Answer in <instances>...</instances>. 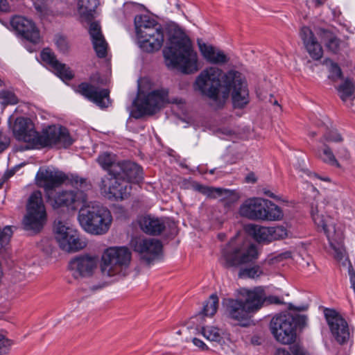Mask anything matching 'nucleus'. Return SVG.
I'll use <instances>...</instances> for the list:
<instances>
[{
  "mask_svg": "<svg viewBox=\"0 0 355 355\" xmlns=\"http://www.w3.org/2000/svg\"><path fill=\"white\" fill-rule=\"evenodd\" d=\"M227 76V72L224 73L218 67H207L197 76L193 85L194 89L211 99L218 107Z\"/></svg>",
  "mask_w": 355,
  "mask_h": 355,
  "instance_id": "6",
  "label": "nucleus"
},
{
  "mask_svg": "<svg viewBox=\"0 0 355 355\" xmlns=\"http://www.w3.org/2000/svg\"><path fill=\"white\" fill-rule=\"evenodd\" d=\"M322 40L328 50L334 53L338 52L340 46V40L331 32L327 31H323Z\"/></svg>",
  "mask_w": 355,
  "mask_h": 355,
  "instance_id": "37",
  "label": "nucleus"
},
{
  "mask_svg": "<svg viewBox=\"0 0 355 355\" xmlns=\"http://www.w3.org/2000/svg\"><path fill=\"white\" fill-rule=\"evenodd\" d=\"M257 256V250L254 245H250L245 252L241 253L239 248L232 247L231 242L223 249L221 261L225 267H232L252 261Z\"/></svg>",
  "mask_w": 355,
  "mask_h": 355,
  "instance_id": "15",
  "label": "nucleus"
},
{
  "mask_svg": "<svg viewBox=\"0 0 355 355\" xmlns=\"http://www.w3.org/2000/svg\"><path fill=\"white\" fill-rule=\"evenodd\" d=\"M232 94L234 107L242 108L249 103V91L245 79L242 74L235 70L227 71L225 89L222 91V98L218 107H221Z\"/></svg>",
  "mask_w": 355,
  "mask_h": 355,
  "instance_id": "10",
  "label": "nucleus"
},
{
  "mask_svg": "<svg viewBox=\"0 0 355 355\" xmlns=\"http://www.w3.org/2000/svg\"><path fill=\"white\" fill-rule=\"evenodd\" d=\"M263 192V193L266 196H268L270 198H274V199L276 198V196L273 193H272L270 191H269V190H267V189H264Z\"/></svg>",
  "mask_w": 355,
  "mask_h": 355,
  "instance_id": "58",
  "label": "nucleus"
},
{
  "mask_svg": "<svg viewBox=\"0 0 355 355\" xmlns=\"http://www.w3.org/2000/svg\"><path fill=\"white\" fill-rule=\"evenodd\" d=\"M311 135H312L313 137H314V136L315 135V132H313V133H311Z\"/></svg>",
  "mask_w": 355,
  "mask_h": 355,
  "instance_id": "64",
  "label": "nucleus"
},
{
  "mask_svg": "<svg viewBox=\"0 0 355 355\" xmlns=\"http://www.w3.org/2000/svg\"><path fill=\"white\" fill-rule=\"evenodd\" d=\"M218 306V297L216 294H212L209 300L205 302L202 312L198 317L213 316L217 311Z\"/></svg>",
  "mask_w": 355,
  "mask_h": 355,
  "instance_id": "34",
  "label": "nucleus"
},
{
  "mask_svg": "<svg viewBox=\"0 0 355 355\" xmlns=\"http://www.w3.org/2000/svg\"><path fill=\"white\" fill-rule=\"evenodd\" d=\"M55 239L60 247L67 252H76L85 248V242L80 240L77 230L60 220L54 222Z\"/></svg>",
  "mask_w": 355,
  "mask_h": 355,
  "instance_id": "13",
  "label": "nucleus"
},
{
  "mask_svg": "<svg viewBox=\"0 0 355 355\" xmlns=\"http://www.w3.org/2000/svg\"><path fill=\"white\" fill-rule=\"evenodd\" d=\"M261 338L259 336L254 335L251 337L250 342L254 345H259L261 343Z\"/></svg>",
  "mask_w": 355,
  "mask_h": 355,
  "instance_id": "54",
  "label": "nucleus"
},
{
  "mask_svg": "<svg viewBox=\"0 0 355 355\" xmlns=\"http://www.w3.org/2000/svg\"><path fill=\"white\" fill-rule=\"evenodd\" d=\"M296 328V319L289 313L275 315L270 323L272 336L277 342L283 345H290L295 341Z\"/></svg>",
  "mask_w": 355,
  "mask_h": 355,
  "instance_id": "12",
  "label": "nucleus"
},
{
  "mask_svg": "<svg viewBox=\"0 0 355 355\" xmlns=\"http://www.w3.org/2000/svg\"><path fill=\"white\" fill-rule=\"evenodd\" d=\"M268 230H270L269 242L284 239L287 235L286 229L283 226L270 227Z\"/></svg>",
  "mask_w": 355,
  "mask_h": 355,
  "instance_id": "40",
  "label": "nucleus"
},
{
  "mask_svg": "<svg viewBox=\"0 0 355 355\" xmlns=\"http://www.w3.org/2000/svg\"><path fill=\"white\" fill-rule=\"evenodd\" d=\"M101 193L110 200H123L127 198L132 190L130 182L121 180L116 175L105 176L99 184Z\"/></svg>",
  "mask_w": 355,
  "mask_h": 355,
  "instance_id": "14",
  "label": "nucleus"
},
{
  "mask_svg": "<svg viewBox=\"0 0 355 355\" xmlns=\"http://www.w3.org/2000/svg\"><path fill=\"white\" fill-rule=\"evenodd\" d=\"M343 141L341 135L336 130H329L326 132L323 138L320 140L321 142H340Z\"/></svg>",
  "mask_w": 355,
  "mask_h": 355,
  "instance_id": "45",
  "label": "nucleus"
},
{
  "mask_svg": "<svg viewBox=\"0 0 355 355\" xmlns=\"http://www.w3.org/2000/svg\"><path fill=\"white\" fill-rule=\"evenodd\" d=\"M261 274L262 270L258 266L243 268L239 272V276L241 277L255 278L259 277Z\"/></svg>",
  "mask_w": 355,
  "mask_h": 355,
  "instance_id": "41",
  "label": "nucleus"
},
{
  "mask_svg": "<svg viewBox=\"0 0 355 355\" xmlns=\"http://www.w3.org/2000/svg\"><path fill=\"white\" fill-rule=\"evenodd\" d=\"M245 231L257 242H269L270 230L267 227L249 224L246 225Z\"/></svg>",
  "mask_w": 355,
  "mask_h": 355,
  "instance_id": "31",
  "label": "nucleus"
},
{
  "mask_svg": "<svg viewBox=\"0 0 355 355\" xmlns=\"http://www.w3.org/2000/svg\"><path fill=\"white\" fill-rule=\"evenodd\" d=\"M34 8L40 17H44L50 13L45 0H34Z\"/></svg>",
  "mask_w": 355,
  "mask_h": 355,
  "instance_id": "42",
  "label": "nucleus"
},
{
  "mask_svg": "<svg viewBox=\"0 0 355 355\" xmlns=\"http://www.w3.org/2000/svg\"><path fill=\"white\" fill-rule=\"evenodd\" d=\"M167 97L168 91L166 89H157L150 92L137 105L139 116L136 117L155 114L167 101Z\"/></svg>",
  "mask_w": 355,
  "mask_h": 355,
  "instance_id": "19",
  "label": "nucleus"
},
{
  "mask_svg": "<svg viewBox=\"0 0 355 355\" xmlns=\"http://www.w3.org/2000/svg\"><path fill=\"white\" fill-rule=\"evenodd\" d=\"M203 336L211 342L220 343L223 340V336L220 330L214 327H207L202 328Z\"/></svg>",
  "mask_w": 355,
  "mask_h": 355,
  "instance_id": "38",
  "label": "nucleus"
},
{
  "mask_svg": "<svg viewBox=\"0 0 355 355\" xmlns=\"http://www.w3.org/2000/svg\"><path fill=\"white\" fill-rule=\"evenodd\" d=\"M131 260V252L125 247H114L107 249L103 256L101 265L103 275L113 277L125 276Z\"/></svg>",
  "mask_w": 355,
  "mask_h": 355,
  "instance_id": "9",
  "label": "nucleus"
},
{
  "mask_svg": "<svg viewBox=\"0 0 355 355\" xmlns=\"http://www.w3.org/2000/svg\"><path fill=\"white\" fill-rule=\"evenodd\" d=\"M93 47L98 58H103L107 55V43L105 37H101L96 40L92 41Z\"/></svg>",
  "mask_w": 355,
  "mask_h": 355,
  "instance_id": "39",
  "label": "nucleus"
},
{
  "mask_svg": "<svg viewBox=\"0 0 355 355\" xmlns=\"http://www.w3.org/2000/svg\"><path fill=\"white\" fill-rule=\"evenodd\" d=\"M308 175H309L311 178H315L320 179V180H322L326 181V182H330V179H329L328 177L321 178V177H320L318 174H316V173H311V172H309V173H308Z\"/></svg>",
  "mask_w": 355,
  "mask_h": 355,
  "instance_id": "56",
  "label": "nucleus"
},
{
  "mask_svg": "<svg viewBox=\"0 0 355 355\" xmlns=\"http://www.w3.org/2000/svg\"><path fill=\"white\" fill-rule=\"evenodd\" d=\"M98 164L103 168L108 171L107 176L111 177L113 175L112 169L114 165H119L120 162H116L114 156L110 153H104L100 155L97 159Z\"/></svg>",
  "mask_w": 355,
  "mask_h": 355,
  "instance_id": "35",
  "label": "nucleus"
},
{
  "mask_svg": "<svg viewBox=\"0 0 355 355\" xmlns=\"http://www.w3.org/2000/svg\"><path fill=\"white\" fill-rule=\"evenodd\" d=\"M324 315L336 340L339 344L345 343L349 338V329L347 321L334 310L327 309Z\"/></svg>",
  "mask_w": 355,
  "mask_h": 355,
  "instance_id": "18",
  "label": "nucleus"
},
{
  "mask_svg": "<svg viewBox=\"0 0 355 355\" xmlns=\"http://www.w3.org/2000/svg\"><path fill=\"white\" fill-rule=\"evenodd\" d=\"M8 143V138L0 132V152H2L7 147Z\"/></svg>",
  "mask_w": 355,
  "mask_h": 355,
  "instance_id": "50",
  "label": "nucleus"
},
{
  "mask_svg": "<svg viewBox=\"0 0 355 355\" xmlns=\"http://www.w3.org/2000/svg\"><path fill=\"white\" fill-rule=\"evenodd\" d=\"M239 213L250 220L261 221H277L284 216L283 211L278 205L262 198L247 199L240 206Z\"/></svg>",
  "mask_w": 355,
  "mask_h": 355,
  "instance_id": "7",
  "label": "nucleus"
},
{
  "mask_svg": "<svg viewBox=\"0 0 355 355\" xmlns=\"http://www.w3.org/2000/svg\"><path fill=\"white\" fill-rule=\"evenodd\" d=\"M196 190L209 198H218L220 200H229L230 201H235L240 197L239 194L235 190L223 188L198 185Z\"/></svg>",
  "mask_w": 355,
  "mask_h": 355,
  "instance_id": "27",
  "label": "nucleus"
},
{
  "mask_svg": "<svg viewBox=\"0 0 355 355\" xmlns=\"http://www.w3.org/2000/svg\"><path fill=\"white\" fill-rule=\"evenodd\" d=\"M113 175L120 178L128 182H139L143 178L142 168L136 163L131 162H120L114 165Z\"/></svg>",
  "mask_w": 355,
  "mask_h": 355,
  "instance_id": "23",
  "label": "nucleus"
},
{
  "mask_svg": "<svg viewBox=\"0 0 355 355\" xmlns=\"http://www.w3.org/2000/svg\"><path fill=\"white\" fill-rule=\"evenodd\" d=\"M26 210L27 213L22 222L24 229L34 233L40 232L46 220V209L40 191H34L30 196Z\"/></svg>",
  "mask_w": 355,
  "mask_h": 355,
  "instance_id": "11",
  "label": "nucleus"
},
{
  "mask_svg": "<svg viewBox=\"0 0 355 355\" xmlns=\"http://www.w3.org/2000/svg\"><path fill=\"white\" fill-rule=\"evenodd\" d=\"M317 156L323 162L337 168H340V165L336 159L331 149L327 145H324V148L322 150H318Z\"/></svg>",
  "mask_w": 355,
  "mask_h": 355,
  "instance_id": "36",
  "label": "nucleus"
},
{
  "mask_svg": "<svg viewBox=\"0 0 355 355\" xmlns=\"http://www.w3.org/2000/svg\"><path fill=\"white\" fill-rule=\"evenodd\" d=\"M342 76V71L339 66L336 63H332L330 67L329 78L336 80L340 78Z\"/></svg>",
  "mask_w": 355,
  "mask_h": 355,
  "instance_id": "48",
  "label": "nucleus"
},
{
  "mask_svg": "<svg viewBox=\"0 0 355 355\" xmlns=\"http://www.w3.org/2000/svg\"><path fill=\"white\" fill-rule=\"evenodd\" d=\"M300 37L310 56L314 60H320L323 55L322 48L311 30L306 26L302 27L300 30Z\"/></svg>",
  "mask_w": 355,
  "mask_h": 355,
  "instance_id": "28",
  "label": "nucleus"
},
{
  "mask_svg": "<svg viewBox=\"0 0 355 355\" xmlns=\"http://www.w3.org/2000/svg\"><path fill=\"white\" fill-rule=\"evenodd\" d=\"M135 26L137 37L149 35L155 29L162 28V25L148 15H137Z\"/></svg>",
  "mask_w": 355,
  "mask_h": 355,
  "instance_id": "30",
  "label": "nucleus"
},
{
  "mask_svg": "<svg viewBox=\"0 0 355 355\" xmlns=\"http://www.w3.org/2000/svg\"><path fill=\"white\" fill-rule=\"evenodd\" d=\"M141 230L149 235H159L165 230L166 225L163 218H155L150 215L142 216L139 220Z\"/></svg>",
  "mask_w": 355,
  "mask_h": 355,
  "instance_id": "29",
  "label": "nucleus"
},
{
  "mask_svg": "<svg viewBox=\"0 0 355 355\" xmlns=\"http://www.w3.org/2000/svg\"><path fill=\"white\" fill-rule=\"evenodd\" d=\"M99 288H101V286H96V287H94V289L96 290V289H98Z\"/></svg>",
  "mask_w": 355,
  "mask_h": 355,
  "instance_id": "62",
  "label": "nucleus"
},
{
  "mask_svg": "<svg viewBox=\"0 0 355 355\" xmlns=\"http://www.w3.org/2000/svg\"><path fill=\"white\" fill-rule=\"evenodd\" d=\"M266 300V295L262 287H255L252 290L242 288L237 298L225 300L226 313L232 320L245 321L262 307Z\"/></svg>",
  "mask_w": 355,
  "mask_h": 355,
  "instance_id": "3",
  "label": "nucleus"
},
{
  "mask_svg": "<svg viewBox=\"0 0 355 355\" xmlns=\"http://www.w3.org/2000/svg\"><path fill=\"white\" fill-rule=\"evenodd\" d=\"M193 341V343L198 347H199L200 349H202V350H205V349H207V345L205 344V343L203 341H202L201 340L198 339V338H193L192 340Z\"/></svg>",
  "mask_w": 355,
  "mask_h": 355,
  "instance_id": "52",
  "label": "nucleus"
},
{
  "mask_svg": "<svg viewBox=\"0 0 355 355\" xmlns=\"http://www.w3.org/2000/svg\"><path fill=\"white\" fill-rule=\"evenodd\" d=\"M164 31L162 28L155 29L149 35H143L137 37L138 44L141 49L145 52L152 53L159 51L164 43Z\"/></svg>",
  "mask_w": 355,
  "mask_h": 355,
  "instance_id": "25",
  "label": "nucleus"
},
{
  "mask_svg": "<svg viewBox=\"0 0 355 355\" xmlns=\"http://www.w3.org/2000/svg\"><path fill=\"white\" fill-rule=\"evenodd\" d=\"M338 155L340 158L348 159L349 158V153L347 148L343 147L338 150Z\"/></svg>",
  "mask_w": 355,
  "mask_h": 355,
  "instance_id": "51",
  "label": "nucleus"
},
{
  "mask_svg": "<svg viewBox=\"0 0 355 355\" xmlns=\"http://www.w3.org/2000/svg\"><path fill=\"white\" fill-rule=\"evenodd\" d=\"M130 246L148 264L159 257L162 249V243L159 240L143 237L132 239Z\"/></svg>",
  "mask_w": 355,
  "mask_h": 355,
  "instance_id": "16",
  "label": "nucleus"
},
{
  "mask_svg": "<svg viewBox=\"0 0 355 355\" xmlns=\"http://www.w3.org/2000/svg\"><path fill=\"white\" fill-rule=\"evenodd\" d=\"M277 355H291L285 349H278Z\"/></svg>",
  "mask_w": 355,
  "mask_h": 355,
  "instance_id": "60",
  "label": "nucleus"
},
{
  "mask_svg": "<svg viewBox=\"0 0 355 355\" xmlns=\"http://www.w3.org/2000/svg\"><path fill=\"white\" fill-rule=\"evenodd\" d=\"M350 282H351L352 288H355V275L353 273H350Z\"/></svg>",
  "mask_w": 355,
  "mask_h": 355,
  "instance_id": "59",
  "label": "nucleus"
},
{
  "mask_svg": "<svg viewBox=\"0 0 355 355\" xmlns=\"http://www.w3.org/2000/svg\"><path fill=\"white\" fill-rule=\"evenodd\" d=\"M311 216L318 228L321 230L326 234L331 247L334 251V258L338 261H343L347 259L346 252L344 248L343 230L336 227L335 220L329 216H324L319 213L317 208H311Z\"/></svg>",
  "mask_w": 355,
  "mask_h": 355,
  "instance_id": "8",
  "label": "nucleus"
},
{
  "mask_svg": "<svg viewBox=\"0 0 355 355\" xmlns=\"http://www.w3.org/2000/svg\"><path fill=\"white\" fill-rule=\"evenodd\" d=\"M76 92L101 108H106L110 104V91L88 83H80Z\"/></svg>",
  "mask_w": 355,
  "mask_h": 355,
  "instance_id": "21",
  "label": "nucleus"
},
{
  "mask_svg": "<svg viewBox=\"0 0 355 355\" xmlns=\"http://www.w3.org/2000/svg\"><path fill=\"white\" fill-rule=\"evenodd\" d=\"M10 9L9 3L7 0H0V11L7 12Z\"/></svg>",
  "mask_w": 355,
  "mask_h": 355,
  "instance_id": "53",
  "label": "nucleus"
},
{
  "mask_svg": "<svg viewBox=\"0 0 355 355\" xmlns=\"http://www.w3.org/2000/svg\"><path fill=\"white\" fill-rule=\"evenodd\" d=\"M96 256L81 255L72 259L69 263V269L75 278L92 275L98 265Z\"/></svg>",
  "mask_w": 355,
  "mask_h": 355,
  "instance_id": "20",
  "label": "nucleus"
},
{
  "mask_svg": "<svg viewBox=\"0 0 355 355\" xmlns=\"http://www.w3.org/2000/svg\"><path fill=\"white\" fill-rule=\"evenodd\" d=\"M78 220L87 232L101 235L110 229L112 217L107 208L87 200V205L80 209Z\"/></svg>",
  "mask_w": 355,
  "mask_h": 355,
  "instance_id": "5",
  "label": "nucleus"
},
{
  "mask_svg": "<svg viewBox=\"0 0 355 355\" xmlns=\"http://www.w3.org/2000/svg\"><path fill=\"white\" fill-rule=\"evenodd\" d=\"M67 179L64 173L54 168H40L36 175V182L40 187L44 189L47 198L53 194L55 187L61 185Z\"/></svg>",
  "mask_w": 355,
  "mask_h": 355,
  "instance_id": "17",
  "label": "nucleus"
},
{
  "mask_svg": "<svg viewBox=\"0 0 355 355\" xmlns=\"http://www.w3.org/2000/svg\"><path fill=\"white\" fill-rule=\"evenodd\" d=\"M89 33L92 41L96 40L97 39H100L101 37H104L101 31V26L96 21H94L90 24L89 28Z\"/></svg>",
  "mask_w": 355,
  "mask_h": 355,
  "instance_id": "44",
  "label": "nucleus"
},
{
  "mask_svg": "<svg viewBox=\"0 0 355 355\" xmlns=\"http://www.w3.org/2000/svg\"><path fill=\"white\" fill-rule=\"evenodd\" d=\"M338 96L343 102L347 100H354L355 98V82L346 78L338 87Z\"/></svg>",
  "mask_w": 355,
  "mask_h": 355,
  "instance_id": "33",
  "label": "nucleus"
},
{
  "mask_svg": "<svg viewBox=\"0 0 355 355\" xmlns=\"http://www.w3.org/2000/svg\"><path fill=\"white\" fill-rule=\"evenodd\" d=\"M0 100L4 105H15L18 102L17 96L12 92L5 90L0 92Z\"/></svg>",
  "mask_w": 355,
  "mask_h": 355,
  "instance_id": "43",
  "label": "nucleus"
},
{
  "mask_svg": "<svg viewBox=\"0 0 355 355\" xmlns=\"http://www.w3.org/2000/svg\"><path fill=\"white\" fill-rule=\"evenodd\" d=\"M291 352L293 355H310L299 345H293L290 347Z\"/></svg>",
  "mask_w": 355,
  "mask_h": 355,
  "instance_id": "49",
  "label": "nucleus"
},
{
  "mask_svg": "<svg viewBox=\"0 0 355 355\" xmlns=\"http://www.w3.org/2000/svg\"><path fill=\"white\" fill-rule=\"evenodd\" d=\"M98 6V0H78V10L81 17L91 20Z\"/></svg>",
  "mask_w": 355,
  "mask_h": 355,
  "instance_id": "32",
  "label": "nucleus"
},
{
  "mask_svg": "<svg viewBox=\"0 0 355 355\" xmlns=\"http://www.w3.org/2000/svg\"><path fill=\"white\" fill-rule=\"evenodd\" d=\"M12 345V340L6 338L3 335H0V355L8 354Z\"/></svg>",
  "mask_w": 355,
  "mask_h": 355,
  "instance_id": "46",
  "label": "nucleus"
},
{
  "mask_svg": "<svg viewBox=\"0 0 355 355\" xmlns=\"http://www.w3.org/2000/svg\"><path fill=\"white\" fill-rule=\"evenodd\" d=\"M6 181H3V179H1L0 180V188L2 187L3 184Z\"/></svg>",
  "mask_w": 355,
  "mask_h": 355,
  "instance_id": "61",
  "label": "nucleus"
},
{
  "mask_svg": "<svg viewBox=\"0 0 355 355\" xmlns=\"http://www.w3.org/2000/svg\"><path fill=\"white\" fill-rule=\"evenodd\" d=\"M15 172L14 171H6L4 175L2 177V179H3V181H7L10 177H12L14 175Z\"/></svg>",
  "mask_w": 355,
  "mask_h": 355,
  "instance_id": "57",
  "label": "nucleus"
},
{
  "mask_svg": "<svg viewBox=\"0 0 355 355\" xmlns=\"http://www.w3.org/2000/svg\"><path fill=\"white\" fill-rule=\"evenodd\" d=\"M55 44L58 49L63 53H67L69 49V45L67 40L62 36L56 38Z\"/></svg>",
  "mask_w": 355,
  "mask_h": 355,
  "instance_id": "47",
  "label": "nucleus"
},
{
  "mask_svg": "<svg viewBox=\"0 0 355 355\" xmlns=\"http://www.w3.org/2000/svg\"><path fill=\"white\" fill-rule=\"evenodd\" d=\"M245 182L248 183H255L257 182V178L254 173H248L245 177Z\"/></svg>",
  "mask_w": 355,
  "mask_h": 355,
  "instance_id": "55",
  "label": "nucleus"
},
{
  "mask_svg": "<svg viewBox=\"0 0 355 355\" xmlns=\"http://www.w3.org/2000/svg\"><path fill=\"white\" fill-rule=\"evenodd\" d=\"M69 181L78 190L62 191L55 195H51L47 200L53 209L65 207L71 210H76L87 205V196L85 191L91 189V183L86 178L76 175H71L69 178Z\"/></svg>",
  "mask_w": 355,
  "mask_h": 355,
  "instance_id": "4",
  "label": "nucleus"
},
{
  "mask_svg": "<svg viewBox=\"0 0 355 355\" xmlns=\"http://www.w3.org/2000/svg\"><path fill=\"white\" fill-rule=\"evenodd\" d=\"M12 27L24 39L36 44L40 41V32L33 21L22 16H15L10 21Z\"/></svg>",
  "mask_w": 355,
  "mask_h": 355,
  "instance_id": "22",
  "label": "nucleus"
},
{
  "mask_svg": "<svg viewBox=\"0 0 355 355\" xmlns=\"http://www.w3.org/2000/svg\"><path fill=\"white\" fill-rule=\"evenodd\" d=\"M166 31L168 42L163 51L166 66L171 69L179 68L185 73L196 71L197 55L184 31L174 22L167 24Z\"/></svg>",
  "mask_w": 355,
  "mask_h": 355,
  "instance_id": "2",
  "label": "nucleus"
},
{
  "mask_svg": "<svg viewBox=\"0 0 355 355\" xmlns=\"http://www.w3.org/2000/svg\"><path fill=\"white\" fill-rule=\"evenodd\" d=\"M198 45L203 58L209 63L214 64H224L229 62V58L223 51L211 44L198 40Z\"/></svg>",
  "mask_w": 355,
  "mask_h": 355,
  "instance_id": "26",
  "label": "nucleus"
},
{
  "mask_svg": "<svg viewBox=\"0 0 355 355\" xmlns=\"http://www.w3.org/2000/svg\"><path fill=\"white\" fill-rule=\"evenodd\" d=\"M3 84V81L0 79V86H1Z\"/></svg>",
  "mask_w": 355,
  "mask_h": 355,
  "instance_id": "63",
  "label": "nucleus"
},
{
  "mask_svg": "<svg viewBox=\"0 0 355 355\" xmlns=\"http://www.w3.org/2000/svg\"><path fill=\"white\" fill-rule=\"evenodd\" d=\"M41 58L44 62L49 64L55 73L63 80H70L73 78V73L70 68L65 64L60 62L49 49H43L41 53Z\"/></svg>",
  "mask_w": 355,
  "mask_h": 355,
  "instance_id": "24",
  "label": "nucleus"
},
{
  "mask_svg": "<svg viewBox=\"0 0 355 355\" xmlns=\"http://www.w3.org/2000/svg\"><path fill=\"white\" fill-rule=\"evenodd\" d=\"M15 138L27 144L28 148L55 146L68 148L73 143L69 130L61 125H50L39 133L33 122L27 118L18 117L13 125Z\"/></svg>",
  "mask_w": 355,
  "mask_h": 355,
  "instance_id": "1",
  "label": "nucleus"
}]
</instances>
